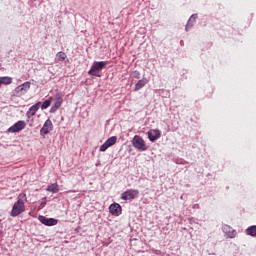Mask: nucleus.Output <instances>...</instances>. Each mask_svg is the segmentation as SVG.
I'll use <instances>...</instances> for the list:
<instances>
[{
	"mask_svg": "<svg viewBox=\"0 0 256 256\" xmlns=\"http://www.w3.org/2000/svg\"><path fill=\"white\" fill-rule=\"evenodd\" d=\"M13 83V78L9 76L0 77V87L1 85H11Z\"/></svg>",
	"mask_w": 256,
	"mask_h": 256,
	"instance_id": "f3484780",
	"label": "nucleus"
},
{
	"mask_svg": "<svg viewBox=\"0 0 256 256\" xmlns=\"http://www.w3.org/2000/svg\"><path fill=\"white\" fill-rule=\"evenodd\" d=\"M147 85V78H143L136 83L134 90L139 91L140 89H143V86Z\"/></svg>",
	"mask_w": 256,
	"mask_h": 256,
	"instance_id": "6ab92c4d",
	"label": "nucleus"
},
{
	"mask_svg": "<svg viewBox=\"0 0 256 256\" xmlns=\"http://www.w3.org/2000/svg\"><path fill=\"white\" fill-rule=\"evenodd\" d=\"M152 252L155 253V255H161L160 250H155V249H153Z\"/></svg>",
	"mask_w": 256,
	"mask_h": 256,
	"instance_id": "4be33fe9",
	"label": "nucleus"
},
{
	"mask_svg": "<svg viewBox=\"0 0 256 256\" xmlns=\"http://www.w3.org/2000/svg\"><path fill=\"white\" fill-rule=\"evenodd\" d=\"M107 67V62L100 61L94 62L91 69L88 72V75H93L94 77H101V71Z\"/></svg>",
	"mask_w": 256,
	"mask_h": 256,
	"instance_id": "7ed1b4c3",
	"label": "nucleus"
},
{
	"mask_svg": "<svg viewBox=\"0 0 256 256\" xmlns=\"http://www.w3.org/2000/svg\"><path fill=\"white\" fill-rule=\"evenodd\" d=\"M46 191H48V193H59V184L53 183L48 185Z\"/></svg>",
	"mask_w": 256,
	"mask_h": 256,
	"instance_id": "2eb2a0df",
	"label": "nucleus"
},
{
	"mask_svg": "<svg viewBox=\"0 0 256 256\" xmlns=\"http://www.w3.org/2000/svg\"><path fill=\"white\" fill-rule=\"evenodd\" d=\"M51 106V98L48 100H45L42 105H41V109H47L48 107Z\"/></svg>",
	"mask_w": 256,
	"mask_h": 256,
	"instance_id": "412c9836",
	"label": "nucleus"
},
{
	"mask_svg": "<svg viewBox=\"0 0 256 256\" xmlns=\"http://www.w3.org/2000/svg\"><path fill=\"white\" fill-rule=\"evenodd\" d=\"M109 211L111 215H115V217H119L123 209L121 208V205H119V203H113L109 206Z\"/></svg>",
	"mask_w": 256,
	"mask_h": 256,
	"instance_id": "9b49d317",
	"label": "nucleus"
},
{
	"mask_svg": "<svg viewBox=\"0 0 256 256\" xmlns=\"http://www.w3.org/2000/svg\"><path fill=\"white\" fill-rule=\"evenodd\" d=\"M39 107H41V102H37L33 106L29 108V110L26 112V117L28 119H31V117H34L35 113L39 111Z\"/></svg>",
	"mask_w": 256,
	"mask_h": 256,
	"instance_id": "f8f14e48",
	"label": "nucleus"
},
{
	"mask_svg": "<svg viewBox=\"0 0 256 256\" xmlns=\"http://www.w3.org/2000/svg\"><path fill=\"white\" fill-rule=\"evenodd\" d=\"M246 235H250L251 237H256V225L249 226L246 229Z\"/></svg>",
	"mask_w": 256,
	"mask_h": 256,
	"instance_id": "aec40b11",
	"label": "nucleus"
},
{
	"mask_svg": "<svg viewBox=\"0 0 256 256\" xmlns=\"http://www.w3.org/2000/svg\"><path fill=\"white\" fill-rule=\"evenodd\" d=\"M25 127H27V123H25L23 120H20L8 128V133H19V131H23Z\"/></svg>",
	"mask_w": 256,
	"mask_h": 256,
	"instance_id": "39448f33",
	"label": "nucleus"
},
{
	"mask_svg": "<svg viewBox=\"0 0 256 256\" xmlns=\"http://www.w3.org/2000/svg\"><path fill=\"white\" fill-rule=\"evenodd\" d=\"M65 59H67V54H65V52L60 51L56 54V58H55L56 63H61L65 61Z\"/></svg>",
	"mask_w": 256,
	"mask_h": 256,
	"instance_id": "dca6fc26",
	"label": "nucleus"
},
{
	"mask_svg": "<svg viewBox=\"0 0 256 256\" xmlns=\"http://www.w3.org/2000/svg\"><path fill=\"white\" fill-rule=\"evenodd\" d=\"M29 89H31V82H24L22 85L16 87L14 92L16 93V95L21 96L25 95V93H27Z\"/></svg>",
	"mask_w": 256,
	"mask_h": 256,
	"instance_id": "423d86ee",
	"label": "nucleus"
},
{
	"mask_svg": "<svg viewBox=\"0 0 256 256\" xmlns=\"http://www.w3.org/2000/svg\"><path fill=\"white\" fill-rule=\"evenodd\" d=\"M137 195H139V190L130 189L122 193L121 199H123V201H131V199H135Z\"/></svg>",
	"mask_w": 256,
	"mask_h": 256,
	"instance_id": "6e6552de",
	"label": "nucleus"
},
{
	"mask_svg": "<svg viewBox=\"0 0 256 256\" xmlns=\"http://www.w3.org/2000/svg\"><path fill=\"white\" fill-rule=\"evenodd\" d=\"M40 223H42L43 225H46L47 227H53L55 225H57V223H59V221L55 218H47L45 216H39L38 217Z\"/></svg>",
	"mask_w": 256,
	"mask_h": 256,
	"instance_id": "1a4fd4ad",
	"label": "nucleus"
},
{
	"mask_svg": "<svg viewBox=\"0 0 256 256\" xmlns=\"http://www.w3.org/2000/svg\"><path fill=\"white\" fill-rule=\"evenodd\" d=\"M50 100L54 102L50 108V113H55L63 105V93L57 92L52 97H50Z\"/></svg>",
	"mask_w": 256,
	"mask_h": 256,
	"instance_id": "f03ea898",
	"label": "nucleus"
},
{
	"mask_svg": "<svg viewBox=\"0 0 256 256\" xmlns=\"http://www.w3.org/2000/svg\"><path fill=\"white\" fill-rule=\"evenodd\" d=\"M159 137H161V131H159L157 129L148 131V139L152 143H155V141H157V139H159Z\"/></svg>",
	"mask_w": 256,
	"mask_h": 256,
	"instance_id": "ddd939ff",
	"label": "nucleus"
},
{
	"mask_svg": "<svg viewBox=\"0 0 256 256\" xmlns=\"http://www.w3.org/2000/svg\"><path fill=\"white\" fill-rule=\"evenodd\" d=\"M195 21H197V14H192L188 20V23L186 24V31H189V29L195 25Z\"/></svg>",
	"mask_w": 256,
	"mask_h": 256,
	"instance_id": "4468645a",
	"label": "nucleus"
},
{
	"mask_svg": "<svg viewBox=\"0 0 256 256\" xmlns=\"http://www.w3.org/2000/svg\"><path fill=\"white\" fill-rule=\"evenodd\" d=\"M25 203H27V194L21 193L17 198V202L12 207L11 216L18 217L25 211Z\"/></svg>",
	"mask_w": 256,
	"mask_h": 256,
	"instance_id": "f257e3e1",
	"label": "nucleus"
},
{
	"mask_svg": "<svg viewBox=\"0 0 256 256\" xmlns=\"http://www.w3.org/2000/svg\"><path fill=\"white\" fill-rule=\"evenodd\" d=\"M236 231L232 228V226L226 225V236L229 238H235L236 237Z\"/></svg>",
	"mask_w": 256,
	"mask_h": 256,
	"instance_id": "a211bd4d",
	"label": "nucleus"
},
{
	"mask_svg": "<svg viewBox=\"0 0 256 256\" xmlns=\"http://www.w3.org/2000/svg\"><path fill=\"white\" fill-rule=\"evenodd\" d=\"M132 145L134 149H137V151H147V149H149L143 137L139 135L134 136V138L132 139Z\"/></svg>",
	"mask_w": 256,
	"mask_h": 256,
	"instance_id": "20e7f679",
	"label": "nucleus"
},
{
	"mask_svg": "<svg viewBox=\"0 0 256 256\" xmlns=\"http://www.w3.org/2000/svg\"><path fill=\"white\" fill-rule=\"evenodd\" d=\"M50 131H53V122L51 119H47L43 127L40 129V135H47Z\"/></svg>",
	"mask_w": 256,
	"mask_h": 256,
	"instance_id": "9d476101",
	"label": "nucleus"
},
{
	"mask_svg": "<svg viewBox=\"0 0 256 256\" xmlns=\"http://www.w3.org/2000/svg\"><path fill=\"white\" fill-rule=\"evenodd\" d=\"M115 143H117V136H111L105 141L103 145L100 146L99 151H101L102 153H105V151L109 149V147H113Z\"/></svg>",
	"mask_w": 256,
	"mask_h": 256,
	"instance_id": "0eeeda50",
	"label": "nucleus"
}]
</instances>
